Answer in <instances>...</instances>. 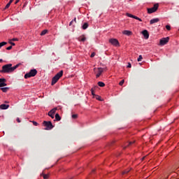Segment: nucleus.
Listing matches in <instances>:
<instances>
[{
    "label": "nucleus",
    "instance_id": "1",
    "mask_svg": "<svg viewBox=\"0 0 179 179\" xmlns=\"http://www.w3.org/2000/svg\"><path fill=\"white\" fill-rule=\"evenodd\" d=\"M22 64H17L12 67V64H6L2 66V69L0 71V73H12L15 69H17Z\"/></svg>",
    "mask_w": 179,
    "mask_h": 179
},
{
    "label": "nucleus",
    "instance_id": "2",
    "mask_svg": "<svg viewBox=\"0 0 179 179\" xmlns=\"http://www.w3.org/2000/svg\"><path fill=\"white\" fill-rule=\"evenodd\" d=\"M62 75H64V71H60L59 73H57L52 79V86H54L58 80H59V78H62Z\"/></svg>",
    "mask_w": 179,
    "mask_h": 179
},
{
    "label": "nucleus",
    "instance_id": "3",
    "mask_svg": "<svg viewBox=\"0 0 179 179\" xmlns=\"http://www.w3.org/2000/svg\"><path fill=\"white\" fill-rule=\"evenodd\" d=\"M37 75V70L35 69L30 70V71L24 75L25 79H29V78H33Z\"/></svg>",
    "mask_w": 179,
    "mask_h": 179
},
{
    "label": "nucleus",
    "instance_id": "4",
    "mask_svg": "<svg viewBox=\"0 0 179 179\" xmlns=\"http://www.w3.org/2000/svg\"><path fill=\"white\" fill-rule=\"evenodd\" d=\"M43 125L44 127H45V129L47 131L50 130V129H52L54 128V126L52 125V123L50 121L47 122V121H44L43 122Z\"/></svg>",
    "mask_w": 179,
    "mask_h": 179
},
{
    "label": "nucleus",
    "instance_id": "5",
    "mask_svg": "<svg viewBox=\"0 0 179 179\" xmlns=\"http://www.w3.org/2000/svg\"><path fill=\"white\" fill-rule=\"evenodd\" d=\"M159 9V3H156L151 8H148V13H155Z\"/></svg>",
    "mask_w": 179,
    "mask_h": 179
},
{
    "label": "nucleus",
    "instance_id": "6",
    "mask_svg": "<svg viewBox=\"0 0 179 179\" xmlns=\"http://www.w3.org/2000/svg\"><path fill=\"white\" fill-rule=\"evenodd\" d=\"M169 40H170V37L162 38L159 41L160 45H166V44H167V43H169Z\"/></svg>",
    "mask_w": 179,
    "mask_h": 179
},
{
    "label": "nucleus",
    "instance_id": "7",
    "mask_svg": "<svg viewBox=\"0 0 179 179\" xmlns=\"http://www.w3.org/2000/svg\"><path fill=\"white\" fill-rule=\"evenodd\" d=\"M109 43H110L112 45H115V47H118V45H120V42H118V40L115 38H110L109 40Z\"/></svg>",
    "mask_w": 179,
    "mask_h": 179
},
{
    "label": "nucleus",
    "instance_id": "8",
    "mask_svg": "<svg viewBox=\"0 0 179 179\" xmlns=\"http://www.w3.org/2000/svg\"><path fill=\"white\" fill-rule=\"evenodd\" d=\"M91 93L93 96V99H96V100L101 101V97L100 96L94 94V90H93V89H91Z\"/></svg>",
    "mask_w": 179,
    "mask_h": 179
},
{
    "label": "nucleus",
    "instance_id": "9",
    "mask_svg": "<svg viewBox=\"0 0 179 179\" xmlns=\"http://www.w3.org/2000/svg\"><path fill=\"white\" fill-rule=\"evenodd\" d=\"M6 79L5 78H0V87H3L6 86L7 85L6 84Z\"/></svg>",
    "mask_w": 179,
    "mask_h": 179
},
{
    "label": "nucleus",
    "instance_id": "10",
    "mask_svg": "<svg viewBox=\"0 0 179 179\" xmlns=\"http://www.w3.org/2000/svg\"><path fill=\"white\" fill-rule=\"evenodd\" d=\"M104 69L98 68V73H96V78H100V76L103 73Z\"/></svg>",
    "mask_w": 179,
    "mask_h": 179
},
{
    "label": "nucleus",
    "instance_id": "11",
    "mask_svg": "<svg viewBox=\"0 0 179 179\" xmlns=\"http://www.w3.org/2000/svg\"><path fill=\"white\" fill-rule=\"evenodd\" d=\"M142 34L146 40L149 38V32L148 31V30L143 31Z\"/></svg>",
    "mask_w": 179,
    "mask_h": 179
},
{
    "label": "nucleus",
    "instance_id": "12",
    "mask_svg": "<svg viewBox=\"0 0 179 179\" xmlns=\"http://www.w3.org/2000/svg\"><path fill=\"white\" fill-rule=\"evenodd\" d=\"M0 108H1V110H8V108H9V105L3 103L0 106Z\"/></svg>",
    "mask_w": 179,
    "mask_h": 179
},
{
    "label": "nucleus",
    "instance_id": "13",
    "mask_svg": "<svg viewBox=\"0 0 179 179\" xmlns=\"http://www.w3.org/2000/svg\"><path fill=\"white\" fill-rule=\"evenodd\" d=\"M160 20L159 18H154L150 21V24H153L155 23H157V22H159Z\"/></svg>",
    "mask_w": 179,
    "mask_h": 179
},
{
    "label": "nucleus",
    "instance_id": "14",
    "mask_svg": "<svg viewBox=\"0 0 179 179\" xmlns=\"http://www.w3.org/2000/svg\"><path fill=\"white\" fill-rule=\"evenodd\" d=\"M87 27H89V23H87V22L84 23L82 26L83 30H86V29H87Z\"/></svg>",
    "mask_w": 179,
    "mask_h": 179
},
{
    "label": "nucleus",
    "instance_id": "15",
    "mask_svg": "<svg viewBox=\"0 0 179 179\" xmlns=\"http://www.w3.org/2000/svg\"><path fill=\"white\" fill-rule=\"evenodd\" d=\"M123 34H125V36H131V34H132V32L128 30H125L123 31Z\"/></svg>",
    "mask_w": 179,
    "mask_h": 179
},
{
    "label": "nucleus",
    "instance_id": "16",
    "mask_svg": "<svg viewBox=\"0 0 179 179\" xmlns=\"http://www.w3.org/2000/svg\"><path fill=\"white\" fill-rule=\"evenodd\" d=\"M1 90L3 92V93H6V92H8L9 90V87H1Z\"/></svg>",
    "mask_w": 179,
    "mask_h": 179
},
{
    "label": "nucleus",
    "instance_id": "17",
    "mask_svg": "<svg viewBox=\"0 0 179 179\" xmlns=\"http://www.w3.org/2000/svg\"><path fill=\"white\" fill-rule=\"evenodd\" d=\"M98 86H99L100 87H104V86H106V84H104V83L99 81L98 82Z\"/></svg>",
    "mask_w": 179,
    "mask_h": 179
},
{
    "label": "nucleus",
    "instance_id": "18",
    "mask_svg": "<svg viewBox=\"0 0 179 179\" xmlns=\"http://www.w3.org/2000/svg\"><path fill=\"white\" fill-rule=\"evenodd\" d=\"M55 120L56 121H61V116H59V114L57 113L55 115Z\"/></svg>",
    "mask_w": 179,
    "mask_h": 179
},
{
    "label": "nucleus",
    "instance_id": "19",
    "mask_svg": "<svg viewBox=\"0 0 179 179\" xmlns=\"http://www.w3.org/2000/svg\"><path fill=\"white\" fill-rule=\"evenodd\" d=\"M47 33H48V30L44 29V30L42 31V32L41 33V36H45V34H47Z\"/></svg>",
    "mask_w": 179,
    "mask_h": 179
},
{
    "label": "nucleus",
    "instance_id": "20",
    "mask_svg": "<svg viewBox=\"0 0 179 179\" xmlns=\"http://www.w3.org/2000/svg\"><path fill=\"white\" fill-rule=\"evenodd\" d=\"M131 171V169H126L125 171H124L122 174L124 176V174H128L129 172Z\"/></svg>",
    "mask_w": 179,
    "mask_h": 179
},
{
    "label": "nucleus",
    "instance_id": "21",
    "mask_svg": "<svg viewBox=\"0 0 179 179\" xmlns=\"http://www.w3.org/2000/svg\"><path fill=\"white\" fill-rule=\"evenodd\" d=\"M79 41H86V37H85V36H80V37L79 38Z\"/></svg>",
    "mask_w": 179,
    "mask_h": 179
},
{
    "label": "nucleus",
    "instance_id": "22",
    "mask_svg": "<svg viewBox=\"0 0 179 179\" xmlns=\"http://www.w3.org/2000/svg\"><path fill=\"white\" fill-rule=\"evenodd\" d=\"M7 44H8V43H6V42L0 43V48H2V47H3V45H6Z\"/></svg>",
    "mask_w": 179,
    "mask_h": 179
},
{
    "label": "nucleus",
    "instance_id": "23",
    "mask_svg": "<svg viewBox=\"0 0 179 179\" xmlns=\"http://www.w3.org/2000/svg\"><path fill=\"white\" fill-rule=\"evenodd\" d=\"M57 110V108H54L53 109H52L51 110H50V112L52 114H55Z\"/></svg>",
    "mask_w": 179,
    "mask_h": 179
},
{
    "label": "nucleus",
    "instance_id": "24",
    "mask_svg": "<svg viewBox=\"0 0 179 179\" xmlns=\"http://www.w3.org/2000/svg\"><path fill=\"white\" fill-rule=\"evenodd\" d=\"M9 6H10V3H8L5 8H3V10H6V9L9 8Z\"/></svg>",
    "mask_w": 179,
    "mask_h": 179
},
{
    "label": "nucleus",
    "instance_id": "25",
    "mask_svg": "<svg viewBox=\"0 0 179 179\" xmlns=\"http://www.w3.org/2000/svg\"><path fill=\"white\" fill-rule=\"evenodd\" d=\"M48 115H49V117H51L52 119H54V114L52 113L50 111L48 112Z\"/></svg>",
    "mask_w": 179,
    "mask_h": 179
},
{
    "label": "nucleus",
    "instance_id": "26",
    "mask_svg": "<svg viewBox=\"0 0 179 179\" xmlns=\"http://www.w3.org/2000/svg\"><path fill=\"white\" fill-rule=\"evenodd\" d=\"M126 15H127V16H128V17H132L133 19H134V17L135 16V15H134L132 14H130V13H128Z\"/></svg>",
    "mask_w": 179,
    "mask_h": 179
},
{
    "label": "nucleus",
    "instance_id": "27",
    "mask_svg": "<svg viewBox=\"0 0 179 179\" xmlns=\"http://www.w3.org/2000/svg\"><path fill=\"white\" fill-rule=\"evenodd\" d=\"M142 59H143L142 55H139L138 58L137 59V61L138 62H141V61H142Z\"/></svg>",
    "mask_w": 179,
    "mask_h": 179
},
{
    "label": "nucleus",
    "instance_id": "28",
    "mask_svg": "<svg viewBox=\"0 0 179 179\" xmlns=\"http://www.w3.org/2000/svg\"><path fill=\"white\" fill-rule=\"evenodd\" d=\"M124 82H125L124 80H122L120 82V83H119L120 86H122V85H124Z\"/></svg>",
    "mask_w": 179,
    "mask_h": 179
},
{
    "label": "nucleus",
    "instance_id": "29",
    "mask_svg": "<svg viewBox=\"0 0 179 179\" xmlns=\"http://www.w3.org/2000/svg\"><path fill=\"white\" fill-rule=\"evenodd\" d=\"M166 30H171V27H170V25H166Z\"/></svg>",
    "mask_w": 179,
    "mask_h": 179
},
{
    "label": "nucleus",
    "instance_id": "30",
    "mask_svg": "<svg viewBox=\"0 0 179 179\" xmlns=\"http://www.w3.org/2000/svg\"><path fill=\"white\" fill-rule=\"evenodd\" d=\"M32 123H33V125H34L35 127H37V125H38V123H37V122L33 121Z\"/></svg>",
    "mask_w": 179,
    "mask_h": 179
},
{
    "label": "nucleus",
    "instance_id": "31",
    "mask_svg": "<svg viewBox=\"0 0 179 179\" xmlns=\"http://www.w3.org/2000/svg\"><path fill=\"white\" fill-rule=\"evenodd\" d=\"M72 118H73L74 120L78 118V115H72Z\"/></svg>",
    "mask_w": 179,
    "mask_h": 179
},
{
    "label": "nucleus",
    "instance_id": "32",
    "mask_svg": "<svg viewBox=\"0 0 179 179\" xmlns=\"http://www.w3.org/2000/svg\"><path fill=\"white\" fill-rule=\"evenodd\" d=\"M96 55V52H92L90 55L91 58H93V57H94Z\"/></svg>",
    "mask_w": 179,
    "mask_h": 179
},
{
    "label": "nucleus",
    "instance_id": "33",
    "mask_svg": "<svg viewBox=\"0 0 179 179\" xmlns=\"http://www.w3.org/2000/svg\"><path fill=\"white\" fill-rule=\"evenodd\" d=\"M134 143H135V141L129 142V146H131V145H134Z\"/></svg>",
    "mask_w": 179,
    "mask_h": 179
},
{
    "label": "nucleus",
    "instance_id": "34",
    "mask_svg": "<svg viewBox=\"0 0 179 179\" xmlns=\"http://www.w3.org/2000/svg\"><path fill=\"white\" fill-rule=\"evenodd\" d=\"M43 178H44V179L48 178V175L44 174V175H43Z\"/></svg>",
    "mask_w": 179,
    "mask_h": 179
},
{
    "label": "nucleus",
    "instance_id": "35",
    "mask_svg": "<svg viewBox=\"0 0 179 179\" xmlns=\"http://www.w3.org/2000/svg\"><path fill=\"white\" fill-rule=\"evenodd\" d=\"M9 43L11 44V45H15V43L12 42V41H10Z\"/></svg>",
    "mask_w": 179,
    "mask_h": 179
},
{
    "label": "nucleus",
    "instance_id": "36",
    "mask_svg": "<svg viewBox=\"0 0 179 179\" xmlns=\"http://www.w3.org/2000/svg\"><path fill=\"white\" fill-rule=\"evenodd\" d=\"M132 65H131V63H128L127 68H131Z\"/></svg>",
    "mask_w": 179,
    "mask_h": 179
},
{
    "label": "nucleus",
    "instance_id": "37",
    "mask_svg": "<svg viewBox=\"0 0 179 179\" xmlns=\"http://www.w3.org/2000/svg\"><path fill=\"white\" fill-rule=\"evenodd\" d=\"M17 40H18L17 38H13L10 40V41H17Z\"/></svg>",
    "mask_w": 179,
    "mask_h": 179
},
{
    "label": "nucleus",
    "instance_id": "38",
    "mask_svg": "<svg viewBox=\"0 0 179 179\" xmlns=\"http://www.w3.org/2000/svg\"><path fill=\"white\" fill-rule=\"evenodd\" d=\"M11 48H12V45L8 46V48H6V50H10Z\"/></svg>",
    "mask_w": 179,
    "mask_h": 179
},
{
    "label": "nucleus",
    "instance_id": "39",
    "mask_svg": "<svg viewBox=\"0 0 179 179\" xmlns=\"http://www.w3.org/2000/svg\"><path fill=\"white\" fill-rule=\"evenodd\" d=\"M133 19H136V20H138L139 17L134 15Z\"/></svg>",
    "mask_w": 179,
    "mask_h": 179
},
{
    "label": "nucleus",
    "instance_id": "40",
    "mask_svg": "<svg viewBox=\"0 0 179 179\" xmlns=\"http://www.w3.org/2000/svg\"><path fill=\"white\" fill-rule=\"evenodd\" d=\"M133 19H136V20H138L139 17L134 15Z\"/></svg>",
    "mask_w": 179,
    "mask_h": 179
},
{
    "label": "nucleus",
    "instance_id": "41",
    "mask_svg": "<svg viewBox=\"0 0 179 179\" xmlns=\"http://www.w3.org/2000/svg\"><path fill=\"white\" fill-rule=\"evenodd\" d=\"M17 122H21L20 119L19 117L17 118Z\"/></svg>",
    "mask_w": 179,
    "mask_h": 179
},
{
    "label": "nucleus",
    "instance_id": "42",
    "mask_svg": "<svg viewBox=\"0 0 179 179\" xmlns=\"http://www.w3.org/2000/svg\"><path fill=\"white\" fill-rule=\"evenodd\" d=\"M73 23V20H72L70 23H69V26H72V24Z\"/></svg>",
    "mask_w": 179,
    "mask_h": 179
},
{
    "label": "nucleus",
    "instance_id": "43",
    "mask_svg": "<svg viewBox=\"0 0 179 179\" xmlns=\"http://www.w3.org/2000/svg\"><path fill=\"white\" fill-rule=\"evenodd\" d=\"M12 2H13V0H10V1L8 3H12Z\"/></svg>",
    "mask_w": 179,
    "mask_h": 179
},
{
    "label": "nucleus",
    "instance_id": "44",
    "mask_svg": "<svg viewBox=\"0 0 179 179\" xmlns=\"http://www.w3.org/2000/svg\"><path fill=\"white\" fill-rule=\"evenodd\" d=\"M111 143H112V145L114 144V143H115V141H112Z\"/></svg>",
    "mask_w": 179,
    "mask_h": 179
},
{
    "label": "nucleus",
    "instance_id": "45",
    "mask_svg": "<svg viewBox=\"0 0 179 179\" xmlns=\"http://www.w3.org/2000/svg\"><path fill=\"white\" fill-rule=\"evenodd\" d=\"M138 20H139V22H142V19H141V18H138Z\"/></svg>",
    "mask_w": 179,
    "mask_h": 179
},
{
    "label": "nucleus",
    "instance_id": "46",
    "mask_svg": "<svg viewBox=\"0 0 179 179\" xmlns=\"http://www.w3.org/2000/svg\"><path fill=\"white\" fill-rule=\"evenodd\" d=\"M17 2H19V0H17V1H15V4L17 3Z\"/></svg>",
    "mask_w": 179,
    "mask_h": 179
},
{
    "label": "nucleus",
    "instance_id": "47",
    "mask_svg": "<svg viewBox=\"0 0 179 179\" xmlns=\"http://www.w3.org/2000/svg\"><path fill=\"white\" fill-rule=\"evenodd\" d=\"M3 60L2 59H0V62H2Z\"/></svg>",
    "mask_w": 179,
    "mask_h": 179
},
{
    "label": "nucleus",
    "instance_id": "48",
    "mask_svg": "<svg viewBox=\"0 0 179 179\" xmlns=\"http://www.w3.org/2000/svg\"><path fill=\"white\" fill-rule=\"evenodd\" d=\"M75 22H76V18L74 19Z\"/></svg>",
    "mask_w": 179,
    "mask_h": 179
},
{
    "label": "nucleus",
    "instance_id": "49",
    "mask_svg": "<svg viewBox=\"0 0 179 179\" xmlns=\"http://www.w3.org/2000/svg\"><path fill=\"white\" fill-rule=\"evenodd\" d=\"M129 1H132V0H129Z\"/></svg>",
    "mask_w": 179,
    "mask_h": 179
}]
</instances>
